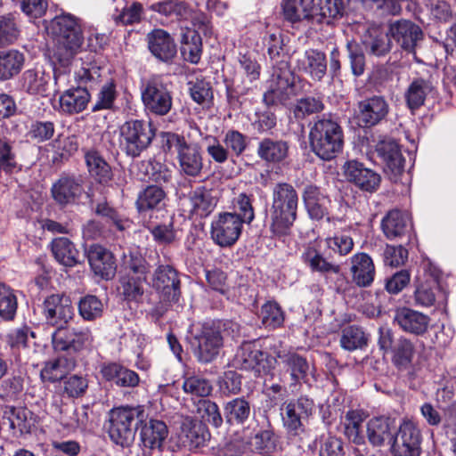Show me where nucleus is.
I'll list each match as a JSON object with an SVG mask.
<instances>
[{
  "label": "nucleus",
  "mask_w": 456,
  "mask_h": 456,
  "mask_svg": "<svg viewBox=\"0 0 456 456\" xmlns=\"http://www.w3.org/2000/svg\"><path fill=\"white\" fill-rule=\"evenodd\" d=\"M146 276H134L127 273L119 279L118 290L127 302L139 303L144 294L143 283Z\"/></svg>",
  "instance_id": "4c0bfd02"
},
{
  "label": "nucleus",
  "mask_w": 456,
  "mask_h": 456,
  "mask_svg": "<svg viewBox=\"0 0 456 456\" xmlns=\"http://www.w3.org/2000/svg\"><path fill=\"white\" fill-rule=\"evenodd\" d=\"M150 9L167 17H175L176 19H186L191 10L184 2L179 0H166L152 4Z\"/></svg>",
  "instance_id": "052dcab7"
},
{
  "label": "nucleus",
  "mask_w": 456,
  "mask_h": 456,
  "mask_svg": "<svg viewBox=\"0 0 456 456\" xmlns=\"http://www.w3.org/2000/svg\"><path fill=\"white\" fill-rule=\"evenodd\" d=\"M439 289L440 285L436 277L430 276L423 281H418L413 293L414 305L419 307L432 306Z\"/></svg>",
  "instance_id": "58836bf2"
},
{
  "label": "nucleus",
  "mask_w": 456,
  "mask_h": 456,
  "mask_svg": "<svg viewBox=\"0 0 456 456\" xmlns=\"http://www.w3.org/2000/svg\"><path fill=\"white\" fill-rule=\"evenodd\" d=\"M148 47L151 53L163 61H168L175 57L176 46L170 35L161 29H153L147 35Z\"/></svg>",
  "instance_id": "bb28decb"
},
{
  "label": "nucleus",
  "mask_w": 456,
  "mask_h": 456,
  "mask_svg": "<svg viewBox=\"0 0 456 456\" xmlns=\"http://www.w3.org/2000/svg\"><path fill=\"white\" fill-rule=\"evenodd\" d=\"M381 228L388 240L406 237L411 240L412 224L407 213L394 209L389 211L381 221Z\"/></svg>",
  "instance_id": "4be33fe9"
},
{
  "label": "nucleus",
  "mask_w": 456,
  "mask_h": 456,
  "mask_svg": "<svg viewBox=\"0 0 456 456\" xmlns=\"http://www.w3.org/2000/svg\"><path fill=\"white\" fill-rule=\"evenodd\" d=\"M362 43L367 52L376 57H383L392 50V37L389 29L385 30L381 23H367Z\"/></svg>",
  "instance_id": "a211bd4d"
},
{
  "label": "nucleus",
  "mask_w": 456,
  "mask_h": 456,
  "mask_svg": "<svg viewBox=\"0 0 456 456\" xmlns=\"http://www.w3.org/2000/svg\"><path fill=\"white\" fill-rule=\"evenodd\" d=\"M120 147L131 157H138L146 150L154 138L151 126L142 120H128L119 128Z\"/></svg>",
  "instance_id": "6e6552de"
},
{
  "label": "nucleus",
  "mask_w": 456,
  "mask_h": 456,
  "mask_svg": "<svg viewBox=\"0 0 456 456\" xmlns=\"http://www.w3.org/2000/svg\"><path fill=\"white\" fill-rule=\"evenodd\" d=\"M7 422L14 436L30 432L34 425L32 412L26 408H12L7 417Z\"/></svg>",
  "instance_id": "4d7b16f0"
},
{
  "label": "nucleus",
  "mask_w": 456,
  "mask_h": 456,
  "mask_svg": "<svg viewBox=\"0 0 456 456\" xmlns=\"http://www.w3.org/2000/svg\"><path fill=\"white\" fill-rule=\"evenodd\" d=\"M191 212L200 216L210 214L216 206V199L212 196L209 190L205 187H198L189 194Z\"/></svg>",
  "instance_id": "49530a36"
},
{
  "label": "nucleus",
  "mask_w": 456,
  "mask_h": 456,
  "mask_svg": "<svg viewBox=\"0 0 456 456\" xmlns=\"http://www.w3.org/2000/svg\"><path fill=\"white\" fill-rule=\"evenodd\" d=\"M376 152L384 165V171L398 175L404 169L405 159L399 144L391 138L380 140L376 145Z\"/></svg>",
  "instance_id": "6ab92c4d"
},
{
  "label": "nucleus",
  "mask_w": 456,
  "mask_h": 456,
  "mask_svg": "<svg viewBox=\"0 0 456 456\" xmlns=\"http://www.w3.org/2000/svg\"><path fill=\"white\" fill-rule=\"evenodd\" d=\"M368 413L362 409L350 410L346 413V422L344 423V435L353 443L360 444L363 442L362 436V423Z\"/></svg>",
  "instance_id": "3c124183"
},
{
  "label": "nucleus",
  "mask_w": 456,
  "mask_h": 456,
  "mask_svg": "<svg viewBox=\"0 0 456 456\" xmlns=\"http://www.w3.org/2000/svg\"><path fill=\"white\" fill-rule=\"evenodd\" d=\"M348 8L353 11L361 9H373L382 11L392 16L401 15L403 6L400 0H346Z\"/></svg>",
  "instance_id": "79ce46f5"
},
{
  "label": "nucleus",
  "mask_w": 456,
  "mask_h": 456,
  "mask_svg": "<svg viewBox=\"0 0 456 456\" xmlns=\"http://www.w3.org/2000/svg\"><path fill=\"white\" fill-rule=\"evenodd\" d=\"M224 411L227 422L243 424L250 415L251 407L244 397H237L225 403Z\"/></svg>",
  "instance_id": "13d9d810"
},
{
  "label": "nucleus",
  "mask_w": 456,
  "mask_h": 456,
  "mask_svg": "<svg viewBox=\"0 0 456 456\" xmlns=\"http://www.w3.org/2000/svg\"><path fill=\"white\" fill-rule=\"evenodd\" d=\"M53 346L58 352L77 353L89 349L94 336L88 327H59L52 335Z\"/></svg>",
  "instance_id": "9b49d317"
},
{
  "label": "nucleus",
  "mask_w": 456,
  "mask_h": 456,
  "mask_svg": "<svg viewBox=\"0 0 456 456\" xmlns=\"http://www.w3.org/2000/svg\"><path fill=\"white\" fill-rule=\"evenodd\" d=\"M260 318L266 328L275 329L283 324L284 313L278 303L268 301L261 307Z\"/></svg>",
  "instance_id": "0e129e2a"
},
{
  "label": "nucleus",
  "mask_w": 456,
  "mask_h": 456,
  "mask_svg": "<svg viewBox=\"0 0 456 456\" xmlns=\"http://www.w3.org/2000/svg\"><path fill=\"white\" fill-rule=\"evenodd\" d=\"M389 31L401 49L415 54L418 44L423 40L424 34L421 28L410 20L401 19L389 23Z\"/></svg>",
  "instance_id": "ddd939ff"
},
{
  "label": "nucleus",
  "mask_w": 456,
  "mask_h": 456,
  "mask_svg": "<svg viewBox=\"0 0 456 456\" xmlns=\"http://www.w3.org/2000/svg\"><path fill=\"white\" fill-rule=\"evenodd\" d=\"M253 441L256 450L259 452L271 453L276 450L279 439L273 425L268 419L255 431Z\"/></svg>",
  "instance_id": "6e6d98bb"
},
{
  "label": "nucleus",
  "mask_w": 456,
  "mask_h": 456,
  "mask_svg": "<svg viewBox=\"0 0 456 456\" xmlns=\"http://www.w3.org/2000/svg\"><path fill=\"white\" fill-rule=\"evenodd\" d=\"M393 420L387 416H378L370 419L367 424V435L373 446H382L387 440L393 439L391 425Z\"/></svg>",
  "instance_id": "c9c22d12"
},
{
  "label": "nucleus",
  "mask_w": 456,
  "mask_h": 456,
  "mask_svg": "<svg viewBox=\"0 0 456 456\" xmlns=\"http://www.w3.org/2000/svg\"><path fill=\"white\" fill-rule=\"evenodd\" d=\"M152 287L159 295L161 303L152 309V314L160 318L167 305L177 303L181 297V281L178 272L170 265H159L152 275Z\"/></svg>",
  "instance_id": "0eeeda50"
},
{
  "label": "nucleus",
  "mask_w": 456,
  "mask_h": 456,
  "mask_svg": "<svg viewBox=\"0 0 456 456\" xmlns=\"http://www.w3.org/2000/svg\"><path fill=\"white\" fill-rule=\"evenodd\" d=\"M389 112V104L381 95L366 98L358 103L354 119L356 125L374 126L386 118Z\"/></svg>",
  "instance_id": "4468645a"
},
{
  "label": "nucleus",
  "mask_w": 456,
  "mask_h": 456,
  "mask_svg": "<svg viewBox=\"0 0 456 456\" xmlns=\"http://www.w3.org/2000/svg\"><path fill=\"white\" fill-rule=\"evenodd\" d=\"M181 43V53L184 60L191 63H198L202 52V42L200 34L194 29L187 28L182 35Z\"/></svg>",
  "instance_id": "09e8293b"
},
{
  "label": "nucleus",
  "mask_w": 456,
  "mask_h": 456,
  "mask_svg": "<svg viewBox=\"0 0 456 456\" xmlns=\"http://www.w3.org/2000/svg\"><path fill=\"white\" fill-rule=\"evenodd\" d=\"M313 151L322 159H333L342 148L340 126L331 118H323L314 123L309 134Z\"/></svg>",
  "instance_id": "39448f33"
},
{
  "label": "nucleus",
  "mask_w": 456,
  "mask_h": 456,
  "mask_svg": "<svg viewBox=\"0 0 456 456\" xmlns=\"http://www.w3.org/2000/svg\"><path fill=\"white\" fill-rule=\"evenodd\" d=\"M344 175L349 183L368 192L376 191L381 181L378 173L357 160H348L344 164Z\"/></svg>",
  "instance_id": "dca6fc26"
},
{
  "label": "nucleus",
  "mask_w": 456,
  "mask_h": 456,
  "mask_svg": "<svg viewBox=\"0 0 456 456\" xmlns=\"http://www.w3.org/2000/svg\"><path fill=\"white\" fill-rule=\"evenodd\" d=\"M117 97L116 84L110 79L101 88L92 111L96 112L102 110H110L114 105Z\"/></svg>",
  "instance_id": "774afa93"
},
{
  "label": "nucleus",
  "mask_w": 456,
  "mask_h": 456,
  "mask_svg": "<svg viewBox=\"0 0 456 456\" xmlns=\"http://www.w3.org/2000/svg\"><path fill=\"white\" fill-rule=\"evenodd\" d=\"M48 30L54 37L53 59L61 66H68L83 45L84 37L77 20L70 14L56 16Z\"/></svg>",
  "instance_id": "f257e3e1"
},
{
  "label": "nucleus",
  "mask_w": 456,
  "mask_h": 456,
  "mask_svg": "<svg viewBox=\"0 0 456 456\" xmlns=\"http://www.w3.org/2000/svg\"><path fill=\"white\" fill-rule=\"evenodd\" d=\"M369 294L361 288H344V300L353 308L362 309L368 317L379 316L381 313L379 307L365 304Z\"/></svg>",
  "instance_id": "864d4df0"
},
{
  "label": "nucleus",
  "mask_w": 456,
  "mask_h": 456,
  "mask_svg": "<svg viewBox=\"0 0 456 456\" xmlns=\"http://www.w3.org/2000/svg\"><path fill=\"white\" fill-rule=\"evenodd\" d=\"M395 441L398 452L409 456H419L421 452L422 435L417 423L411 419H403L400 424Z\"/></svg>",
  "instance_id": "aec40b11"
},
{
  "label": "nucleus",
  "mask_w": 456,
  "mask_h": 456,
  "mask_svg": "<svg viewBox=\"0 0 456 456\" xmlns=\"http://www.w3.org/2000/svg\"><path fill=\"white\" fill-rule=\"evenodd\" d=\"M21 33L19 15L6 13L0 15V46H7L18 41Z\"/></svg>",
  "instance_id": "de8ad7c7"
},
{
  "label": "nucleus",
  "mask_w": 456,
  "mask_h": 456,
  "mask_svg": "<svg viewBox=\"0 0 456 456\" xmlns=\"http://www.w3.org/2000/svg\"><path fill=\"white\" fill-rule=\"evenodd\" d=\"M78 314L83 320L94 322L102 316L104 305L94 295H86L77 303Z\"/></svg>",
  "instance_id": "bf43d9fd"
},
{
  "label": "nucleus",
  "mask_w": 456,
  "mask_h": 456,
  "mask_svg": "<svg viewBox=\"0 0 456 456\" xmlns=\"http://www.w3.org/2000/svg\"><path fill=\"white\" fill-rule=\"evenodd\" d=\"M168 436V428L162 420L151 419L140 431V440L144 448L160 450Z\"/></svg>",
  "instance_id": "7c9ffc66"
},
{
  "label": "nucleus",
  "mask_w": 456,
  "mask_h": 456,
  "mask_svg": "<svg viewBox=\"0 0 456 456\" xmlns=\"http://www.w3.org/2000/svg\"><path fill=\"white\" fill-rule=\"evenodd\" d=\"M101 69L96 66L82 68L76 73L78 86L65 90L59 97L58 110L63 114L74 115L85 110L90 102L92 88L101 82Z\"/></svg>",
  "instance_id": "7ed1b4c3"
},
{
  "label": "nucleus",
  "mask_w": 456,
  "mask_h": 456,
  "mask_svg": "<svg viewBox=\"0 0 456 456\" xmlns=\"http://www.w3.org/2000/svg\"><path fill=\"white\" fill-rule=\"evenodd\" d=\"M165 198L166 193L162 188L157 185H149L138 194L137 209L139 212L159 210L164 206Z\"/></svg>",
  "instance_id": "c03bdc74"
},
{
  "label": "nucleus",
  "mask_w": 456,
  "mask_h": 456,
  "mask_svg": "<svg viewBox=\"0 0 456 456\" xmlns=\"http://www.w3.org/2000/svg\"><path fill=\"white\" fill-rule=\"evenodd\" d=\"M270 93L281 102L294 94V77L289 69H280L279 72L273 73Z\"/></svg>",
  "instance_id": "e433bc0d"
},
{
  "label": "nucleus",
  "mask_w": 456,
  "mask_h": 456,
  "mask_svg": "<svg viewBox=\"0 0 456 456\" xmlns=\"http://www.w3.org/2000/svg\"><path fill=\"white\" fill-rule=\"evenodd\" d=\"M60 421L69 430L85 429L88 422V413L86 408L66 409L61 411Z\"/></svg>",
  "instance_id": "69168bd1"
},
{
  "label": "nucleus",
  "mask_w": 456,
  "mask_h": 456,
  "mask_svg": "<svg viewBox=\"0 0 456 456\" xmlns=\"http://www.w3.org/2000/svg\"><path fill=\"white\" fill-rule=\"evenodd\" d=\"M339 4L340 0H305L307 20L322 23L325 19L341 16Z\"/></svg>",
  "instance_id": "2f4dec72"
},
{
  "label": "nucleus",
  "mask_w": 456,
  "mask_h": 456,
  "mask_svg": "<svg viewBox=\"0 0 456 456\" xmlns=\"http://www.w3.org/2000/svg\"><path fill=\"white\" fill-rule=\"evenodd\" d=\"M297 62L301 69L318 80L324 76L327 69L325 55L314 49L305 51Z\"/></svg>",
  "instance_id": "ea45409f"
},
{
  "label": "nucleus",
  "mask_w": 456,
  "mask_h": 456,
  "mask_svg": "<svg viewBox=\"0 0 456 456\" xmlns=\"http://www.w3.org/2000/svg\"><path fill=\"white\" fill-rule=\"evenodd\" d=\"M242 223L235 213L224 212L212 221L211 237L221 247H230L239 239Z\"/></svg>",
  "instance_id": "f8f14e48"
},
{
  "label": "nucleus",
  "mask_w": 456,
  "mask_h": 456,
  "mask_svg": "<svg viewBox=\"0 0 456 456\" xmlns=\"http://www.w3.org/2000/svg\"><path fill=\"white\" fill-rule=\"evenodd\" d=\"M82 191L81 183L75 177L68 175L58 179L51 189L53 199L61 207L76 203Z\"/></svg>",
  "instance_id": "a878e982"
},
{
  "label": "nucleus",
  "mask_w": 456,
  "mask_h": 456,
  "mask_svg": "<svg viewBox=\"0 0 456 456\" xmlns=\"http://www.w3.org/2000/svg\"><path fill=\"white\" fill-rule=\"evenodd\" d=\"M276 357L289 373L292 385L308 381L311 366L305 357L292 351H279L276 353Z\"/></svg>",
  "instance_id": "5701e85b"
},
{
  "label": "nucleus",
  "mask_w": 456,
  "mask_h": 456,
  "mask_svg": "<svg viewBox=\"0 0 456 456\" xmlns=\"http://www.w3.org/2000/svg\"><path fill=\"white\" fill-rule=\"evenodd\" d=\"M434 89L435 86L429 74L413 77L403 94L407 107L411 111L419 109Z\"/></svg>",
  "instance_id": "412c9836"
},
{
  "label": "nucleus",
  "mask_w": 456,
  "mask_h": 456,
  "mask_svg": "<svg viewBox=\"0 0 456 456\" xmlns=\"http://www.w3.org/2000/svg\"><path fill=\"white\" fill-rule=\"evenodd\" d=\"M389 352L392 354V362L398 370H407L411 367L414 346L409 339L400 337Z\"/></svg>",
  "instance_id": "603ef678"
},
{
  "label": "nucleus",
  "mask_w": 456,
  "mask_h": 456,
  "mask_svg": "<svg viewBox=\"0 0 456 456\" xmlns=\"http://www.w3.org/2000/svg\"><path fill=\"white\" fill-rule=\"evenodd\" d=\"M182 432L184 436V443H187L191 449L203 446L207 440L206 427L189 417L182 422Z\"/></svg>",
  "instance_id": "8fccbe9b"
},
{
  "label": "nucleus",
  "mask_w": 456,
  "mask_h": 456,
  "mask_svg": "<svg viewBox=\"0 0 456 456\" xmlns=\"http://www.w3.org/2000/svg\"><path fill=\"white\" fill-rule=\"evenodd\" d=\"M313 400L306 396H300L282 403L281 415L283 428L289 437H296L305 432L303 422L306 420L314 411Z\"/></svg>",
  "instance_id": "1a4fd4ad"
},
{
  "label": "nucleus",
  "mask_w": 456,
  "mask_h": 456,
  "mask_svg": "<svg viewBox=\"0 0 456 456\" xmlns=\"http://www.w3.org/2000/svg\"><path fill=\"white\" fill-rule=\"evenodd\" d=\"M395 322L405 332L422 335L428 330L430 318L420 312L403 307L396 311Z\"/></svg>",
  "instance_id": "cd10ccee"
},
{
  "label": "nucleus",
  "mask_w": 456,
  "mask_h": 456,
  "mask_svg": "<svg viewBox=\"0 0 456 456\" xmlns=\"http://www.w3.org/2000/svg\"><path fill=\"white\" fill-rule=\"evenodd\" d=\"M350 272L356 288L369 286L374 279L375 268L371 258L365 253H358L351 257ZM348 288H355L349 286Z\"/></svg>",
  "instance_id": "c756f323"
},
{
  "label": "nucleus",
  "mask_w": 456,
  "mask_h": 456,
  "mask_svg": "<svg viewBox=\"0 0 456 456\" xmlns=\"http://www.w3.org/2000/svg\"><path fill=\"white\" fill-rule=\"evenodd\" d=\"M90 175L100 183H108L112 179L110 165L96 151H89L85 155Z\"/></svg>",
  "instance_id": "37998d69"
},
{
  "label": "nucleus",
  "mask_w": 456,
  "mask_h": 456,
  "mask_svg": "<svg viewBox=\"0 0 456 456\" xmlns=\"http://www.w3.org/2000/svg\"><path fill=\"white\" fill-rule=\"evenodd\" d=\"M87 258L90 266L96 275L110 280L116 273V265L110 251L101 245L90 246L87 250Z\"/></svg>",
  "instance_id": "b1692460"
},
{
  "label": "nucleus",
  "mask_w": 456,
  "mask_h": 456,
  "mask_svg": "<svg viewBox=\"0 0 456 456\" xmlns=\"http://www.w3.org/2000/svg\"><path fill=\"white\" fill-rule=\"evenodd\" d=\"M142 406H122L111 410L110 413L109 435L110 439L122 447L129 446L135 436L138 422H142Z\"/></svg>",
  "instance_id": "423d86ee"
},
{
  "label": "nucleus",
  "mask_w": 456,
  "mask_h": 456,
  "mask_svg": "<svg viewBox=\"0 0 456 456\" xmlns=\"http://www.w3.org/2000/svg\"><path fill=\"white\" fill-rule=\"evenodd\" d=\"M195 412L204 421L219 428L223 424V418L218 405L209 399H200L195 403Z\"/></svg>",
  "instance_id": "680f3d73"
},
{
  "label": "nucleus",
  "mask_w": 456,
  "mask_h": 456,
  "mask_svg": "<svg viewBox=\"0 0 456 456\" xmlns=\"http://www.w3.org/2000/svg\"><path fill=\"white\" fill-rule=\"evenodd\" d=\"M101 373L104 379L121 387H134L140 381L135 371L116 362L102 366Z\"/></svg>",
  "instance_id": "473e14b6"
},
{
  "label": "nucleus",
  "mask_w": 456,
  "mask_h": 456,
  "mask_svg": "<svg viewBox=\"0 0 456 456\" xmlns=\"http://www.w3.org/2000/svg\"><path fill=\"white\" fill-rule=\"evenodd\" d=\"M302 258L313 271L321 273L333 272L338 273L340 270L339 265L328 262L313 247H308L302 255Z\"/></svg>",
  "instance_id": "e2e57ef3"
},
{
  "label": "nucleus",
  "mask_w": 456,
  "mask_h": 456,
  "mask_svg": "<svg viewBox=\"0 0 456 456\" xmlns=\"http://www.w3.org/2000/svg\"><path fill=\"white\" fill-rule=\"evenodd\" d=\"M298 196L288 183H279L273 190L271 231L276 236H286L297 218Z\"/></svg>",
  "instance_id": "f03ea898"
},
{
  "label": "nucleus",
  "mask_w": 456,
  "mask_h": 456,
  "mask_svg": "<svg viewBox=\"0 0 456 456\" xmlns=\"http://www.w3.org/2000/svg\"><path fill=\"white\" fill-rule=\"evenodd\" d=\"M51 75L43 67L36 66L25 70L20 77L21 88L32 95L45 96L49 88Z\"/></svg>",
  "instance_id": "c85d7f7f"
},
{
  "label": "nucleus",
  "mask_w": 456,
  "mask_h": 456,
  "mask_svg": "<svg viewBox=\"0 0 456 456\" xmlns=\"http://www.w3.org/2000/svg\"><path fill=\"white\" fill-rule=\"evenodd\" d=\"M289 145L286 141L263 139L257 146V156L267 163H281L289 156Z\"/></svg>",
  "instance_id": "72a5a7b5"
},
{
  "label": "nucleus",
  "mask_w": 456,
  "mask_h": 456,
  "mask_svg": "<svg viewBox=\"0 0 456 456\" xmlns=\"http://www.w3.org/2000/svg\"><path fill=\"white\" fill-rule=\"evenodd\" d=\"M52 251L55 259L65 266H74L80 262L79 253L67 238L60 237L52 241Z\"/></svg>",
  "instance_id": "a19ab883"
},
{
  "label": "nucleus",
  "mask_w": 456,
  "mask_h": 456,
  "mask_svg": "<svg viewBox=\"0 0 456 456\" xmlns=\"http://www.w3.org/2000/svg\"><path fill=\"white\" fill-rule=\"evenodd\" d=\"M25 63V55L16 49L0 50V81L12 79L18 75Z\"/></svg>",
  "instance_id": "f704fd0d"
},
{
  "label": "nucleus",
  "mask_w": 456,
  "mask_h": 456,
  "mask_svg": "<svg viewBox=\"0 0 456 456\" xmlns=\"http://www.w3.org/2000/svg\"><path fill=\"white\" fill-rule=\"evenodd\" d=\"M43 314L47 323L58 328L64 327L74 314L69 297L61 294H53L44 300Z\"/></svg>",
  "instance_id": "2eb2a0df"
},
{
  "label": "nucleus",
  "mask_w": 456,
  "mask_h": 456,
  "mask_svg": "<svg viewBox=\"0 0 456 456\" xmlns=\"http://www.w3.org/2000/svg\"><path fill=\"white\" fill-rule=\"evenodd\" d=\"M142 5L134 2L128 5L124 0H118L112 18L118 25H130L141 20Z\"/></svg>",
  "instance_id": "5fc2aeb1"
},
{
  "label": "nucleus",
  "mask_w": 456,
  "mask_h": 456,
  "mask_svg": "<svg viewBox=\"0 0 456 456\" xmlns=\"http://www.w3.org/2000/svg\"><path fill=\"white\" fill-rule=\"evenodd\" d=\"M145 110L156 116H165L172 109L173 97L167 86L159 77L148 79L141 90Z\"/></svg>",
  "instance_id": "9d476101"
},
{
  "label": "nucleus",
  "mask_w": 456,
  "mask_h": 456,
  "mask_svg": "<svg viewBox=\"0 0 456 456\" xmlns=\"http://www.w3.org/2000/svg\"><path fill=\"white\" fill-rule=\"evenodd\" d=\"M324 110L322 101L318 97L307 96L297 100L293 112L297 119H303L307 116L319 113Z\"/></svg>",
  "instance_id": "338daca9"
},
{
  "label": "nucleus",
  "mask_w": 456,
  "mask_h": 456,
  "mask_svg": "<svg viewBox=\"0 0 456 456\" xmlns=\"http://www.w3.org/2000/svg\"><path fill=\"white\" fill-rule=\"evenodd\" d=\"M75 366L76 361L74 359L59 357L45 362L41 370L40 376L44 381L54 383L62 379L67 372L74 369Z\"/></svg>",
  "instance_id": "a18cd8bd"
},
{
  "label": "nucleus",
  "mask_w": 456,
  "mask_h": 456,
  "mask_svg": "<svg viewBox=\"0 0 456 456\" xmlns=\"http://www.w3.org/2000/svg\"><path fill=\"white\" fill-rule=\"evenodd\" d=\"M180 173L184 176L199 177L204 168L202 151L197 144L188 143L176 156Z\"/></svg>",
  "instance_id": "393cba45"
},
{
  "label": "nucleus",
  "mask_w": 456,
  "mask_h": 456,
  "mask_svg": "<svg viewBox=\"0 0 456 456\" xmlns=\"http://www.w3.org/2000/svg\"><path fill=\"white\" fill-rule=\"evenodd\" d=\"M267 354L257 348L254 343L245 342L238 349L233 362L241 370H253L256 375L266 372L269 367Z\"/></svg>",
  "instance_id": "f3484780"
},
{
  "label": "nucleus",
  "mask_w": 456,
  "mask_h": 456,
  "mask_svg": "<svg viewBox=\"0 0 456 456\" xmlns=\"http://www.w3.org/2000/svg\"><path fill=\"white\" fill-rule=\"evenodd\" d=\"M239 325L231 321L203 324L194 335L195 355L199 362H211L218 355L224 344V337H234Z\"/></svg>",
  "instance_id": "20e7f679"
}]
</instances>
